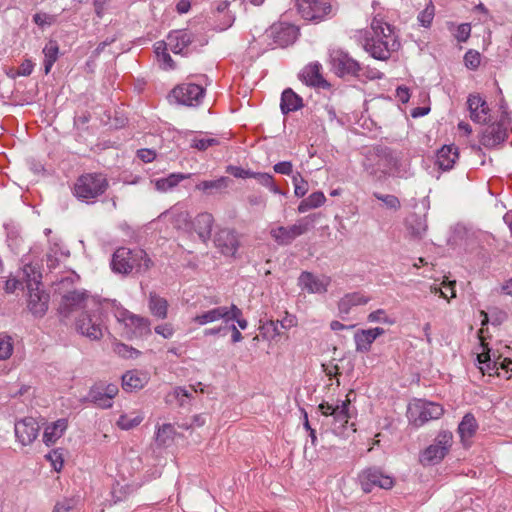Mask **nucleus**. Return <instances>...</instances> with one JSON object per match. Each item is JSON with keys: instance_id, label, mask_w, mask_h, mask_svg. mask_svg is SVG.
Instances as JSON below:
<instances>
[{"instance_id": "45", "label": "nucleus", "mask_w": 512, "mask_h": 512, "mask_svg": "<svg viewBox=\"0 0 512 512\" xmlns=\"http://www.w3.org/2000/svg\"><path fill=\"white\" fill-rule=\"evenodd\" d=\"M113 352L125 359H135L140 355L137 349L118 341L113 342Z\"/></svg>"}, {"instance_id": "53", "label": "nucleus", "mask_w": 512, "mask_h": 512, "mask_svg": "<svg viewBox=\"0 0 512 512\" xmlns=\"http://www.w3.org/2000/svg\"><path fill=\"white\" fill-rule=\"evenodd\" d=\"M141 416L131 417L129 415H121L117 421L118 426L123 430H129L138 426L142 422Z\"/></svg>"}, {"instance_id": "39", "label": "nucleus", "mask_w": 512, "mask_h": 512, "mask_svg": "<svg viewBox=\"0 0 512 512\" xmlns=\"http://www.w3.org/2000/svg\"><path fill=\"white\" fill-rule=\"evenodd\" d=\"M41 272L39 269L32 264H25L22 270L21 281L26 282L28 290L31 288L39 287L41 280Z\"/></svg>"}, {"instance_id": "21", "label": "nucleus", "mask_w": 512, "mask_h": 512, "mask_svg": "<svg viewBox=\"0 0 512 512\" xmlns=\"http://www.w3.org/2000/svg\"><path fill=\"white\" fill-rule=\"evenodd\" d=\"M15 436L22 445L31 444L38 436L40 426L32 417H26L15 423Z\"/></svg>"}, {"instance_id": "28", "label": "nucleus", "mask_w": 512, "mask_h": 512, "mask_svg": "<svg viewBox=\"0 0 512 512\" xmlns=\"http://www.w3.org/2000/svg\"><path fill=\"white\" fill-rule=\"evenodd\" d=\"M458 156L457 147L454 145H444L436 154V164L444 171L450 170L453 168Z\"/></svg>"}, {"instance_id": "50", "label": "nucleus", "mask_w": 512, "mask_h": 512, "mask_svg": "<svg viewBox=\"0 0 512 512\" xmlns=\"http://www.w3.org/2000/svg\"><path fill=\"white\" fill-rule=\"evenodd\" d=\"M174 433L175 430L171 424H163L158 428L156 433V442L159 445H166L170 440L173 439Z\"/></svg>"}, {"instance_id": "14", "label": "nucleus", "mask_w": 512, "mask_h": 512, "mask_svg": "<svg viewBox=\"0 0 512 512\" xmlns=\"http://www.w3.org/2000/svg\"><path fill=\"white\" fill-rule=\"evenodd\" d=\"M394 36L395 34H371V37L365 39L363 47L373 58L386 60L390 52L399 47Z\"/></svg>"}, {"instance_id": "47", "label": "nucleus", "mask_w": 512, "mask_h": 512, "mask_svg": "<svg viewBox=\"0 0 512 512\" xmlns=\"http://www.w3.org/2000/svg\"><path fill=\"white\" fill-rule=\"evenodd\" d=\"M136 489L137 487L133 485H120L119 483H117V485L114 486L112 490V498L114 500V503L125 500L130 494L136 491Z\"/></svg>"}, {"instance_id": "27", "label": "nucleus", "mask_w": 512, "mask_h": 512, "mask_svg": "<svg viewBox=\"0 0 512 512\" xmlns=\"http://www.w3.org/2000/svg\"><path fill=\"white\" fill-rule=\"evenodd\" d=\"M406 227L413 238L422 239L428 229L426 215L410 214L406 219Z\"/></svg>"}, {"instance_id": "8", "label": "nucleus", "mask_w": 512, "mask_h": 512, "mask_svg": "<svg viewBox=\"0 0 512 512\" xmlns=\"http://www.w3.org/2000/svg\"><path fill=\"white\" fill-rule=\"evenodd\" d=\"M314 219L311 216L303 217L291 226H277L270 230L273 240L280 246L290 245L297 237L306 234L313 228Z\"/></svg>"}, {"instance_id": "33", "label": "nucleus", "mask_w": 512, "mask_h": 512, "mask_svg": "<svg viewBox=\"0 0 512 512\" xmlns=\"http://www.w3.org/2000/svg\"><path fill=\"white\" fill-rule=\"evenodd\" d=\"M229 177L222 176L215 180H204L196 184V190H199L206 194H212L213 192H222L227 189L231 184Z\"/></svg>"}, {"instance_id": "9", "label": "nucleus", "mask_w": 512, "mask_h": 512, "mask_svg": "<svg viewBox=\"0 0 512 512\" xmlns=\"http://www.w3.org/2000/svg\"><path fill=\"white\" fill-rule=\"evenodd\" d=\"M205 89L195 83H181L175 86L168 95L170 103L187 107H198L204 98Z\"/></svg>"}, {"instance_id": "2", "label": "nucleus", "mask_w": 512, "mask_h": 512, "mask_svg": "<svg viewBox=\"0 0 512 512\" xmlns=\"http://www.w3.org/2000/svg\"><path fill=\"white\" fill-rule=\"evenodd\" d=\"M152 265L151 259L147 253L140 249H130L126 247L118 248L111 260V268L115 273L127 275L133 270L142 273L149 270Z\"/></svg>"}, {"instance_id": "38", "label": "nucleus", "mask_w": 512, "mask_h": 512, "mask_svg": "<svg viewBox=\"0 0 512 512\" xmlns=\"http://www.w3.org/2000/svg\"><path fill=\"white\" fill-rule=\"evenodd\" d=\"M149 309L151 313L159 319H165L168 312V302L165 298L155 293L149 295Z\"/></svg>"}, {"instance_id": "17", "label": "nucleus", "mask_w": 512, "mask_h": 512, "mask_svg": "<svg viewBox=\"0 0 512 512\" xmlns=\"http://www.w3.org/2000/svg\"><path fill=\"white\" fill-rule=\"evenodd\" d=\"M483 345V351L477 355V361L481 365L480 370L483 374L489 375L498 374V369L501 368L506 371H512V360L501 357H496L495 354L491 355V350Z\"/></svg>"}, {"instance_id": "7", "label": "nucleus", "mask_w": 512, "mask_h": 512, "mask_svg": "<svg viewBox=\"0 0 512 512\" xmlns=\"http://www.w3.org/2000/svg\"><path fill=\"white\" fill-rule=\"evenodd\" d=\"M295 6L304 20L313 23L323 22L336 13L330 0H295Z\"/></svg>"}, {"instance_id": "44", "label": "nucleus", "mask_w": 512, "mask_h": 512, "mask_svg": "<svg viewBox=\"0 0 512 512\" xmlns=\"http://www.w3.org/2000/svg\"><path fill=\"white\" fill-rule=\"evenodd\" d=\"M253 178L264 187H267L274 194L285 195L281 189L275 184L274 178L269 173L254 172Z\"/></svg>"}, {"instance_id": "13", "label": "nucleus", "mask_w": 512, "mask_h": 512, "mask_svg": "<svg viewBox=\"0 0 512 512\" xmlns=\"http://www.w3.org/2000/svg\"><path fill=\"white\" fill-rule=\"evenodd\" d=\"M98 301L99 299L85 291H71L62 297L59 313L64 317H69L70 314L78 310H95Z\"/></svg>"}, {"instance_id": "16", "label": "nucleus", "mask_w": 512, "mask_h": 512, "mask_svg": "<svg viewBox=\"0 0 512 512\" xmlns=\"http://www.w3.org/2000/svg\"><path fill=\"white\" fill-rule=\"evenodd\" d=\"M215 247L224 255L234 257L240 247L239 234L229 228L218 230L214 235Z\"/></svg>"}, {"instance_id": "6", "label": "nucleus", "mask_w": 512, "mask_h": 512, "mask_svg": "<svg viewBox=\"0 0 512 512\" xmlns=\"http://www.w3.org/2000/svg\"><path fill=\"white\" fill-rule=\"evenodd\" d=\"M297 34H253L248 42L247 54L251 59L277 47L285 48L297 40Z\"/></svg>"}, {"instance_id": "59", "label": "nucleus", "mask_w": 512, "mask_h": 512, "mask_svg": "<svg viewBox=\"0 0 512 512\" xmlns=\"http://www.w3.org/2000/svg\"><path fill=\"white\" fill-rule=\"evenodd\" d=\"M218 144V141L214 138H201V139H193L191 142V147L196 148L200 151L206 150L210 146H214Z\"/></svg>"}, {"instance_id": "12", "label": "nucleus", "mask_w": 512, "mask_h": 512, "mask_svg": "<svg viewBox=\"0 0 512 512\" xmlns=\"http://www.w3.org/2000/svg\"><path fill=\"white\" fill-rule=\"evenodd\" d=\"M452 443L453 434L447 430L440 431L434 442L421 453V463L424 465H434L441 462L448 454Z\"/></svg>"}, {"instance_id": "43", "label": "nucleus", "mask_w": 512, "mask_h": 512, "mask_svg": "<svg viewBox=\"0 0 512 512\" xmlns=\"http://www.w3.org/2000/svg\"><path fill=\"white\" fill-rule=\"evenodd\" d=\"M164 215L169 217L177 228H181L182 225H186L189 222L188 213L177 206L172 207Z\"/></svg>"}, {"instance_id": "11", "label": "nucleus", "mask_w": 512, "mask_h": 512, "mask_svg": "<svg viewBox=\"0 0 512 512\" xmlns=\"http://www.w3.org/2000/svg\"><path fill=\"white\" fill-rule=\"evenodd\" d=\"M444 409L440 404L417 399L409 404L407 415L415 426H422L430 420L439 419Z\"/></svg>"}, {"instance_id": "32", "label": "nucleus", "mask_w": 512, "mask_h": 512, "mask_svg": "<svg viewBox=\"0 0 512 512\" xmlns=\"http://www.w3.org/2000/svg\"><path fill=\"white\" fill-rule=\"evenodd\" d=\"M302 98L292 89L288 88L282 92L280 108L283 114H288L302 108Z\"/></svg>"}, {"instance_id": "5", "label": "nucleus", "mask_w": 512, "mask_h": 512, "mask_svg": "<svg viewBox=\"0 0 512 512\" xmlns=\"http://www.w3.org/2000/svg\"><path fill=\"white\" fill-rule=\"evenodd\" d=\"M330 71L339 78H360L362 65L340 47L328 50Z\"/></svg>"}, {"instance_id": "46", "label": "nucleus", "mask_w": 512, "mask_h": 512, "mask_svg": "<svg viewBox=\"0 0 512 512\" xmlns=\"http://www.w3.org/2000/svg\"><path fill=\"white\" fill-rule=\"evenodd\" d=\"M435 16V6L431 1L427 3L425 8L418 14V22L424 28H430Z\"/></svg>"}, {"instance_id": "19", "label": "nucleus", "mask_w": 512, "mask_h": 512, "mask_svg": "<svg viewBox=\"0 0 512 512\" xmlns=\"http://www.w3.org/2000/svg\"><path fill=\"white\" fill-rule=\"evenodd\" d=\"M199 34H181L182 44H179V34H168L166 43L169 49L175 53L188 54L196 51L199 46H203L207 43V40L201 42L199 45L196 44L195 37Z\"/></svg>"}, {"instance_id": "24", "label": "nucleus", "mask_w": 512, "mask_h": 512, "mask_svg": "<svg viewBox=\"0 0 512 512\" xmlns=\"http://www.w3.org/2000/svg\"><path fill=\"white\" fill-rule=\"evenodd\" d=\"M506 129L500 123L488 125L482 132L480 143L487 148H493L503 143L506 139Z\"/></svg>"}, {"instance_id": "64", "label": "nucleus", "mask_w": 512, "mask_h": 512, "mask_svg": "<svg viewBox=\"0 0 512 512\" xmlns=\"http://www.w3.org/2000/svg\"><path fill=\"white\" fill-rule=\"evenodd\" d=\"M155 332L165 339H169L174 335V328L171 324L165 323L155 327Z\"/></svg>"}, {"instance_id": "58", "label": "nucleus", "mask_w": 512, "mask_h": 512, "mask_svg": "<svg viewBox=\"0 0 512 512\" xmlns=\"http://www.w3.org/2000/svg\"><path fill=\"white\" fill-rule=\"evenodd\" d=\"M374 196L378 200L382 201L388 208H391L394 210H397L400 208V201L394 195H390V194L383 195V194L375 193Z\"/></svg>"}, {"instance_id": "10", "label": "nucleus", "mask_w": 512, "mask_h": 512, "mask_svg": "<svg viewBox=\"0 0 512 512\" xmlns=\"http://www.w3.org/2000/svg\"><path fill=\"white\" fill-rule=\"evenodd\" d=\"M318 409L322 415L332 417L330 425L334 434H340L351 418L350 399L348 397L343 401H337L336 404L322 402Z\"/></svg>"}, {"instance_id": "15", "label": "nucleus", "mask_w": 512, "mask_h": 512, "mask_svg": "<svg viewBox=\"0 0 512 512\" xmlns=\"http://www.w3.org/2000/svg\"><path fill=\"white\" fill-rule=\"evenodd\" d=\"M358 478L365 493H370L374 487L391 489L394 485V479L377 468L362 471Z\"/></svg>"}, {"instance_id": "22", "label": "nucleus", "mask_w": 512, "mask_h": 512, "mask_svg": "<svg viewBox=\"0 0 512 512\" xmlns=\"http://www.w3.org/2000/svg\"><path fill=\"white\" fill-rule=\"evenodd\" d=\"M371 298L361 292H351L345 294L337 303L338 316L346 320L353 307L366 305Z\"/></svg>"}, {"instance_id": "60", "label": "nucleus", "mask_w": 512, "mask_h": 512, "mask_svg": "<svg viewBox=\"0 0 512 512\" xmlns=\"http://www.w3.org/2000/svg\"><path fill=\"white\" fill-rule=\"evenodd\" d=\"M103 388V395L105 397L106 403L110 404V407L112 406V400L118 393V387L115 384H106L102 383Z\"/></svg>"}, {"instance_id": "37", "label": "nucleus", "mask_w": 512, "mask_h": 512, "mask_svg": "<svg viewBox=\"0 0 512 512\" xmlns=\"http://www.w3.org/2000/svg\"><path fill=\"white\" fill-rule=\"evenodd\" d=\"M189 174L172 173L165 178H159L155 181V188L159 192H167L176 187L182 180L189 178Z\"/></svg>"}, {"instance_id": "35", "label": "nucleus", "mask_w": 512, "mask_h": 512, "mask_svg": "<svg viewBox=\"0 0 512 512\" xmlns=\"http://www.w3.org/2000/svg\"><path fill=\"white\" fill-rule=\"evenodd\" d=\"M44 55L43 67L44 73L47 75L50 73L54 63L59 57V45L54 40H49L42 49Z\"/></svg>"}, {"instance_id": "36", "label": "nucleus", "mask_w": 512, "mask_h": 512, "mask_svg": "<svg viewBox=\"0 0 512 512\" xmlns=\"http://www.w3.org/2000/svg\"><path fill=\"white\" fill-rule=\"evenodd\" d=\"M478 425L475 417L468 413L466 414L458 426V433L463 443L468 441L476 432Z\"/></svg>"}, {"instance_id": "56", "label": "nucleus", "mask_w": 512, "mask_h": 512, "mask_svg": "<svg viewBox=\"0 0 512 512\" xmlns=\"http://www.w3.org/2000/svg\"><path fill=\"white\" fill-rule=\"evenodd\" d=\"M226 172L230 175L234 176L235 178H253L254 172L248 169H244L239 166L229 165L226 168Z\"/></svg>"}, {"instance_id": "26", "label": "nucleus", "mask_w": 512, "mask_h": 512, "mask_svg": "<svg viewBox=\"0 0 512 512\" xmlns=\"http://www.w3.org/2000/svg\"><path fill=\"white\" fill-rule=\"evenodd\" d=\"M228 313L229 306H217L197 314L193 317L192 321L199 326L214 323L218 320H223V322L227 323Z\"/></svg>"}, {"instance_id": "61", "label": "nucleus", "mask_w": 512, "mask_h": 512, "mask_svg": "<svg viewBox=\"0 0 512 512\" xmlns=\"http://www.w3.org/2000/svg\"><path fill=\"white\" fill-rule=\"evenodd\" d=\"M465 65L468 68L475 69L480 64V55L478 52L469 50L464 56Z\"/></svg>"}, {"instance_id": "57", "label": "nucleus", "mask_w": 512, "mask_h": 512, "mask_svg": "<svg viewBox=\"0 0 512 512\" xmlns=\"http://www.w3.org/2000/svg\"><path fill=\"white\" fill-rule=\"evenodd\" d=\"M55 471L59 472L63 467V454L60 450H53L46 455Z\"/></svg>"}, {"instance_id": "1", "label": "nucleus", "mask_w": 512, "mask_h": 512, "mask_svg": "<svg viewBox=\"0 0 512 512\" xmlns=\"http://www.w3.org/2000/svg\"><path fill=\"white\" fill-rule=\"evenodd\" d=\"M363 166L370 175L377 178L385 175L406 177L410 169V162L402 152H396L385 146H377L366 157Z\"/></svg>"}, {"instance_id": "40", "label": "nucleus", "mask_w": 512, "mask_h": 512, "mask_svg": "<svg viewBox=\"0 0 512 512\" xmlns=\"http://www.w3.org/2000/svg\"><path fill=\"white\" fill-rule=\"evenodd\" d=\"M355 350L359 353H368L375 341L367 329H360L354 334Z\"/></svg>"}, {"instance_id": "34", "label": "nucleus", "mask_w": 512, "mask_h": 512, "mask_svg": "<svg viewBox=\"0 0 512 512\" xmlns=\"http://www.w3.org/2000/svg\"><path fill=\"white\" fill-rule=\"evenodd\" d=\"M146 382V375L136 370L128 371L122 376V386L126 391L141 389Z\"/></svg>"}, {"instance_id": "41", "label": "nucleus", "mask_w": 512, "mask_h": 512, "mask_svg": "<svg viewBox=\"0 0 512 512\" xmlns=\"http://www.w3.org/2000/svg\"><path fill=\"white\" fill-rule=\"evenodd\" d=\"M326 201V197L321 191L313 192L307 198L303 199L299 206L298 212L305 213L310 209H315L324 204Z\"/></svg>"}, {"instance_id": "51", "label": "nucleus", "mask_w": 512, "mask_h": 512, "mask_svg": "<svg viewBox=\"0 0 512 512\" xmlns=\"http://www.w3.org/2000/svg\"><path fill=\"white\" fill-rule=\"evenodd\" d=\"M79 499L75 497L64 498L58 501L53 509V512H75Z\"/></svg>"}, {"instance_id": "23", "label": "nucleus", "mask_w": 512, "mask_h": 512, "mask_svg": "<svg viewBox=\"0 0 512 512\" xmlns=\"http://www.w3.org/2000/svg\"><path fill=\"white\" fill-rule=\"evenodd\" d=\"M321 70L322 65L318 61L311 62L302 69L299 77L308 86L327 88L329 83L322 76Z\"/></svg>"}, {"instance_id": "63", "label": "nucleus", "mask_w": 512, "mask_h": 512, "mask_svg": "<svg viewBox=\"0 0 512 512\" xmlns=\"http://www.w3.org/2000/svg\"><path fill=\"white\" fill-rule=\"evenodd\" d=\"M273 169L278 174L291 175L293 172V164L290 161H282V162L276 163L273 166Z\"/></svg>"}, {"instance_id": "55", "label": "nucleus", "mask_w": 512, "mask_h": 512, "mask_svg": "<svg viewBox=\"0 0 512 512\" xmlns=\"http://www.w3.org/2000/svg\"><path fill=\"white\" fill-rule=\"evenodd\" d=\"M13 352L12 338L9 336H0V360L10 358Z\"/></svg>"}, {"instance_id": "31", "label": "nucleus", "mask_w": 512, "mask_h": 512, "mask_svg": "<svg viewBox=\"0 0 512 512\" xmlns=\"http://www.w3.org/2000/svg\"><path fill=\"white\" fill-rule=\"evenodd\" d=\"M213 223V215L208 212H203L196 216L194 227L196 233L202 241L205 242L210 238Z\"/></svg>"}, {"instance_id": "42", "label": "nucleus", "mask_w": 512, "mask_h": 512, "mask_svg": "<svg viewBox=\"0 0 512 512\" xmlns=\"http://www.w3.org/2000/svg\"><path fill=\"white\" fill-rule=\"evenodd\" d=\"M104 399L102 382H100L90 388L88 395L82 401L91 402L100 408H110V404L106 403Z\"/></svg>"}, {"instance_id": "30", "label": "nucleus", "mask_w": 512, "mask_h": 512, "mask_svg": "<svg viewBox=\"0 0 512 512\" xmlns=\"http://www.w3.org/2000/svg\"><path fill=\"white\" fill-rule=\"evenodd\" d=\"M68 422L66 419H58L57 421L46 426L43 433V441L47 446L54 444L66 431Z\"/></svg>"}, {"instance_id": "20", "label": "nucleus", "mask_w": 512, "mask_h": 512, "mask_svg": "<svg viewBox=\"0 0 512 512\" xmlns=\"http://www.w3.org/2000/svg\"><path fill=\"white\" fill-rule=\"evenodd\" d=\"M331 283V278L328 276H315L311 272L304 271L300 274L298 278V284L303 289L306 290L308 293H318L323 294L327 292L328 287Z\"/></svg>"}, {"instance_id": "29", "label": "nucleus", "mask_w": 512, "mask_h": 512, "mask_svg": "<svg viewBox=\"0 0 512 512\" xmlns=\"http://www.w3.org/2000/svg\"><path fill=\"white\" fill-rule=\"evenodd\" d=\"M117 318L119 321H124L126 325L134 327L139 335L150 333V321L147 318L131 314L127 310H122Z\"/></svg>"}, {"instance_id": "52", "label": "nucleus", "mask_w": 512, "mask_h": 512, "mask_svg": "<svg viewBox=\"0 0 512 512\" xmlns=\"http://www.w3.org/2000/svg\"><path fill=\"white\" fill-rule=\"evenodd\" d=\"M292 182L294 184V193L297 197H303L308 192V182L299 172L292 176Z\"/></svg>"}, {"instance_id": "62", "label": "nucleus", "mask_w": 512, "mask_h": 512, "mask_svg": "<svg viewBox=\"0 0 512 512\" xmlns=\"http://www.w3.org/2000/svg\"><path fill=\"white\" fill-rule=\"evenodd\" d=\"M34 22L41 28L44 29L46 26H50L54 22V17L47 13H36L33 17Z\"/></svg>"}, {"instance_id": "3", "label": "nucleus", "mask_w": 512, "mask_h": 512, "mask_svg": "<svg viewBox=\"0 0 512 512\" xmlns=\"http://www.w3.org/2000/svg\"><path fill=\"white\" fill-rule=\"evenodd\" d=\"M116 305V301H109L107 299L98 301L95 310L87 309L82 311L76 319V330L91 341L100 340L103 337L105 329L103 320V309L109 305Z\"/></svg>"}, {"instance_id": "18", "label": "nucleus", "mask_w": 512, "mask_h": 512, "mask_svg": "<svg viewBox=\"0 0 512 512\" xmlns=\"http://www.w3.org/2000/svg\"><path fill=\"white\" fill-rule=\"evenodd\" d=\"M467 108L470 119L477 124H487L491 121L488 103L480 94H469Z\"/></svg>"}, {"instance_id": "25", "label": "nucleus", "mask_w": 512, "mask_h": 512, "mask_svg": "<svg viewBox=\"0 0 512 512\" xmlns=\"http://www.w3.org/2000/svg\"><path fill=\"white\" fill-rule=\"evenodd\" d=\"M29 311L36 317H42L48 310L49 295L39 290V287L28 290Z\"/></svg>"}, {"instance_id": "49", "label": "nucleus", "mask_w": 512, "mask_h": 512, "mask_svg": "<svg viewBox=\"0 0 512 512\" xmlns=\"http://www.w3.org/2000/svg\"><path fill=\"white\" fill-rule=\"evenodd\" d=\"M367 320L370 323H382L387 325L395 324V319L387 315L384 309H377L368 314Z\"/></svg>"}, {"instance_id": "48", "label": "nucleus", "mask_w": 512, "mask_h": 512, "mask_svg": "<svg viewBox=\"0 0 512 512\" xmlns=\"http://www.w3.org/2000/svg\"><path fill=\"white\" fill-rule=\"evenodd\" d=\"M229 321H236L239 328L245 330L248 327V321L243 318L242 310L235 304L229 306V313L227 317V323Z\"/></svg>"}, {"instance_id": "54", "label": "nucleus", "mask_w": 512, "mask_h": 512, "mask_svg": "<svg viewBox=\"0 0 512 512\" xmlns=\"http://www.w3.org/2000/svg\"><path fill=\"white\" fill-rule=\"evenodd\" d=\"M190 396L191 393L187 389L183 387H176L171 393L168 394L167 401L172 402L173 399H175L181 406H183Z\"/></svg>"}, {"instance_id": "4", "label": "nucleus", "mask_w": 512, "mask_h": 512, "mask_svg": "<svg viewBox=\"0 0 512 512\" xmlns=\"http://www.w3.org/2000/svg\"><path fill=\"white\" fill-rule=\"evenodd\" d=\"M109 182L102 173H86L79 176L73 186V195L80 201L92 204L103 195Z\"/></svg>"}]
</instances>
